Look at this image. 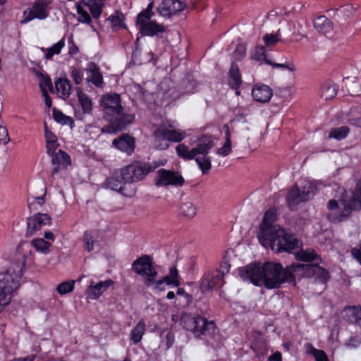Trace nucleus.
I'll list each match as a JSON object with an SVG mask.
<instances>
[{
    "label": "nucleus",
    "instance_id": "f257e3e1",
    "mask_svg": "<svg viewBox=\"0 0 361 361\" xmlns=\"http://www.w3.org/2000/svg\"><path fill=\"white\" fill-rule=\"evenodd\" d=\"M275 220L274 209H269L265 212L257 234L260 244L264 247H271L276 252H290L298 247L299 240L292 233L279 225L274 224Z\"/></svg>",
    "mask_w": 361,
    "mask_h": 361
},
{
    "label": "nucleus",
    "instance_id": "0e129e2a",
    "mask_svg": "<svg viewBox=\"0 0 361 361\" xmlns=\"http://www.w3.org/2000/svg\"><path fill=\"white\" fill-rule=\"evenodd\" d=\"M351 253L353 257L361 265V247L360 248L353 247L351 250Z\"/></svg>",
    "mask_w": 361,
    "mask_h": 361
},
{
    "label": "nucleus",
    "instance_id": "72a5a7b5",
    "mask_svg": "<svg viewBox=\"0 0 361 361\" xmlns=\"http://www.w3.org/2000/svg\"><path fill=\"white\" fill-rule=\"evenodd\" d=\"M83 241L85 243V248L88 252L92 251L95 247H100L97 240V233L94 231H86L84 234Z\"/></svg>",
    "mask_w": 361,
    "mask_h": 361
},
{
    "label": "nucleus",
    "instance_id": "8fccbe9b",
    "mask_svg": "<svg viewBox=\"0 0 361 361\" xmlns=\"http://www.w3.org/2000/svg\"><path fill=\"white\" fill-rule=\"evenodd\" d=\"M246 46L245 44H238L235 49V51H233V56L234 58V59L237 60V61H240V60H242L245 56V54H246Z\"/></svg>",
    "mask_w": 361,
    "mask_h": 361
},
{
    "label": "nucleus",
    "instance_id": "39448f33",
    "mask_svg": "<svg viewBox=\"0 0 361 361\" xmlns=\"http://www.w3.org/2000/svg\"><path fill=\"white\" fill-rule=\"evenodd\" d=\"M214 142L209 136H202L197 141L195 147L190 148L185 144H179L176 147L178 157L186 160H192L197 155H203V157H197L195 161L202 173H207L212 168L210 157H207L209 151L213 147Z\"/></svg>",
    "mask_w": 361,
    "mask_h": 361
},
{
    "label": "nucleus",
    "instance_id": "20e7f679",
    "mask_svg": "<svg viewBox=\"0 0 361 361\" xmlns=\"http://www.w3.org/2000/svg\"><path fill=\"white\" fill-rule=\"evenodd\" d=\"M26 245L18 249L8 269L0 273V292L11 297L19 288L20 279L25 269V264L30 251Z\"/></svg>",
    "mask_w": 361,
    "mask_h": 361
},
{
    "label": "nucleus",
    "instance_id": "f03ea898",
    "mask_svg": "<svg viewBox=\"0 0 361 361\" xmlns=\"http://www.w3.org/2000/svg\"><path fill=\"white\" fill-rule=\"evenodd\" d=\"M240 277L255 286H264L267 289L279 288L288 283L286 268L281 263L266 262H252L238 269Z\"/></svg>",
    "mask_w": 361,
    "mask_h": 361
},
{
    "label": "nucleus",
    "instance_id": "f704fd0d",
    "mask_svg": "<svg viewBox=\"0 0 361 361\" xmlns=\"http://www.w3.org/2000/svg\"><path fill=\"white\" fill-rule=\"evenodd\" d=\"M357 206H361V179L359 180L356 184L353 191V201L346 210L349 213L350 211L356 209Z\"/></svg>",
    "mask_w": 361,
    "mask_h": 361
},
{
    "label": "nucleus",
    "instance_id": "4be33fe9",
    "mask_svg": "<svg viewBox=\"0 0 361 361\" xmlns=\"http://www.w3.org/2000/svg\"><path fill=\"white\" fill-rule=\"evenodd\" d=\"M343 319L349 324H360L361 322L360 306H345L341 312Z\"/></svg>",
    "mask_w": 361,
    "mask_h": 361
},
{
    "label": "nucleus",
    "instance_id": "a878e982",
    "mask_svg": "<svg viewBox=\"0 0 361 361\" xmlns=\"http://www.w3.org/2000/svg\"><path fill=\"white\" fill-rule=\"evenodd\" d=\"M125 183H126L122 178L121 180L118 177L111 176L107 178L102 185L105 188L118 192L123 195H126L124 192Z\"/></svg>",
    "mask_w": 361,
    "mask_h": 361
},
{
    "label": "nucleus",
    "instance_id": "a211bd4d",
    "mask_svg": "<svg viewBox=\"0 0 361 361\" xmlns=\"http://www.w3.org/2000/svg\"><path fill=\"white\" fill-rule=\"evenodd\" d=\"M114 284V281L111 279L99 281L97 283L91 281L87 289V296L91 300H97Z\"/></svg>",
    "mask_w": 361,
    "mask_h": 361
},
{
    "label": "nucleus",
    "instance_id": "c85d7f7f",
    "mask_svg": "<svg viewBox=\"0 0 361 361\" xmlns=\"http://www.w3.org/2000/svg\"><path fill=\"white\" fill-rule=\"evenodd\" d=\"M310 277H314L315 280L322 283H326L329 279V272L319 266V264H312Z\"/></svg>",
    "mask_w": 361,
    "mask_h": 361
},
{
    "label": "nucleus",
    "instance_id": "b1692460",
    "mask_svg": "<svg viewBox=\"0 0 361 361\" xmlns=\"http://www.w3.org/2000/svg\"><path fill=\"white\" fill-rule=\"evenodd\" d=\"M295 258L297 261L303 262H313L314 264H320L322 260L320 256L317 255L313 249L300 250L295 253Z\"/></svg>",
    "mask_w": 361,
    "mask_h": 361
},
{
    "label": "nucleus",
    "instance_id": "13d9d810",
    "mask_svg": "<svg viewBox=\"0 0 361 361\" xmlns=\"http://www.w3.org/2000/svg\"><path fill=\"white\" fill-rule=\"evenodd\" d=\"M44 133H45V137H46L47 142L56 141L55 135L48 129V127H47L46 123H44Z\"/></svg>",
    "mask_w": 361,
    "mask_h": 361
},
{
    "label": "nucleus",
    "instance_id": "6e6552de",
    "mask_svg": "<svg viewBox=\"0 0 361 361\" xmlns=\"http://www.w3.org/2000/svg\"><path fill=\"white\" fill-rule=\"evenodd\" d=\"M58 147L56 141L47 142V153L51 156V163L54 165V167L51 171V176L54 178H60L61 183H57V188L60 194L63 196L65 200V193L61 188V185H66V180L64 178L61 179L62 176L66 175V169L68 166V154L63 150L59 149L57 152H55Z\"/></svg>",
    "mask_w": 361,
    "mask_h": 361
},
{
    "label": "nucleus",
    "instance_id": "bf43d9fd",
    "mask_svg": "<svg viewBox=\"0 0 361 361\" xmlns=\"http://www.w3.org/2000/svg\"><path fill=\"white\" fill-rule=\"evenodd\" d=\"M269 65L272 66L274 68H281L282 69H287L290 71H293L295 70V67L293 64L272 63L271 61V63H269Z\"/></svg>",
    "mask_w": 361,
    "mask_h": 361
},
{
    "label": "nucleus",
    "instance_id": "cd10ccee",
    "mask_svg": "<svg viewBox=\"0 0 361 361\" xmlns=\"http://www.w3.org/2000/svg\"><path fill=\"white\" fill-rule=\"evenodd\" d=\"M241 83L242 80L238 66L236 63H232L229 71L228 85L233 89H238Z\"/></svg>",
    "mask_w": 361,
    "mask_h": 361
},
{
    "label": "nucleus",
    "instance_id": "79ce46f5",
    "mask_svg": "<svg viewBox=\"0 0 361 361\" xmlns=\"http://www.w3.org/2000/svg\"><path fill=\"white\" fill-rule=\"evenodd\" d=\"M345 87L349 94L351 96H357L361 92L359 82H354L350 78H347L345 82Z\"/></svg>",
    "mask_w": 361,
    "mask_h": 361
},
{
    "label": "nucleus",
    "instance_id": "774afa93",
    "mask_svg": "<svg viewBox=\"0 0 361 361\" xmlns=\"http://www.w3.org/2000/svg\"><path fill=\"white\" fill-rule=\"evenodd\" d=\"M268 361H282L281 353L276 351L268 357Z\"/></svg>",
    "mask_w": 361,
    "mask_h": 361
},
{
    "label": "nucleus",
    "instance_id": "ddd939ff",
    "mask_svg": "<svg viewBox=\"0 0 361 361\" xmlns=\"http://www.w3.org/2000/svg\"><path fill=\"white\" fill-rule=\"evenodd\" d=\"M154 183L157 187L181 186L184 183V178L178 171L160 169L157 171Z\"/></svg>",
    "mask_w": 361,
    "mask_h": 361
},
{
    "label": "nucleus",
    "instance_id": "6e6d98bb",
    "mask_svg": "<svg viewBox=\"0 0 361 361\" xmlns=\"http://www.w3.org/2000/svg\"><path fill=\"white\" fill-rule=\"evenodd\" d=\"M71 76L76 84H80L83 80V71L80 68H74Z\"/></svg>",
    "mask_w": 361,
    "mask_h": 361
},
{
    "label": "nucleus",
    "instance_id": "5701e85b",
    "mask_svg": "<svg viewBox=\"0 0 361 361\" xmlns=\"http://www.w3.org/2000/svg\"><path fill=\"white\" fill-rule=\"evenodd\" d=\"M87 81L92 83L97 87H102L104 83L103 76L100 68L94 63L88 64L87 68Z\"/></svg>",
    "mask_w": 361,
    "mask_h": 361
},
{
    "label": "nucleus",
    "instance_id": "423d86ee",
    "mask_svg": "<svg viewBox=\"0 0 361 361\" xmlns=\"http://www.w3.org/2000/svg\"><path fill=\"white\" fill-rule=\"evenodd\" d=\"M180 324L185 329L192 331L195 337L204 339L212 336L216 331L213 321H208L203 317L184 313L180 317Z\"/></svg>",
    "mask_w": 361,
    "mask_h": 361
},
{
    "label": "nucleus",
    "instance_id": "69168bd1",
    "mask_svg": "<svg viewBox=\"0 0 361 361\" xmlns=\"http://www.w3.org/2000/svg\"><path fill=\"white\" fill-rule=\"evenodd\" d=\"M42 96L44 98L45 104L48 108H50L51 106V97L49 96L47 90H43Z\"/></svg>",
    "mask_w": 361,
    "mask_h": 361
},
{
    "label": "nucleus",
    "instance_id": "37998d69",
    "mask_svg": "<svg viewBox=\"0 0 361 361\" xmlns=\"http://www.w3.org/2000/svg\"><path fill=\"white\" fill-rule=\"evenodd\" d=\"M36 74L39 77V87L41 91L47 90L48 89L52 90V82L51 78L47 75H44L41 73H36Z\"/></svg>",
    "mask_w": 361,
    "mask_h": 361
},
{
    "label": "nucleus",
    "instance_id": "de8ad7c7",
    "mask_svg": "<svg viewBox=\"0 0 361 361\" xmlns=\"http://www.w3.org/2000/svg\"><path fill=\"white\" fill-rule=\"evenodd\" d=\"M152 15L147 13L145 11L140 12L137 16V25L139 26V30L141 29V27L144 24H147L149 22V20L152 18Z\"/></svg>",
    "mask_w": 361,
    "mask_h": 361
},
{
    "label": "nucleus",
    "instance_id": "c756f323",
    "mask_svg": "<svg viewBox=\"0 0 361 361\" xmlns=\"http://www.w3.org/2000/svg\"><path fill=\"white\" fill-rule=\"evenodd\" d=\"M336 94V86L331 80L325 82L320 88V97L325 100L331 99Z\"/></svg>",
    "mask_w": 361,
    "mask_h": 361
},
{
    "label": "nucleus",
    "instance_id": "0eeeda50",
    "mask_svg": "<svg viewBox=\"0 0 361 361\" xmlns=\"http://www.w3.org/2000/svg\"><path fill=\"white\" fill-rule=\"evenodd\" d=\"M186 137V133L175 129L172 124L162 123L153 133V146L158 150H166L170 142H180Z\"/></svg>",
    "mask_w": 361,
    "mask_h": 361
},
{
    "label": "nucleus",
    "instance_id": "7ed1b4c3",
    "mask_svg": "<svg viewBox=\"0 0 361 361\" xmlns=\"http://www.w3.org/2000/svg\"><path fill=\"white\" fill-rule=\"evenodd\" d=\"M100 105L104 111V118L109 123L102 128V133H116L133 122L135 116L124 111L120 94L103 95L100 99Z\"/></svg>",
    "mask_w": 361,
    "mask_h": 361
},
{
    "label": "nucleus",
    "instance_id": "473e14b6",
    "mask_svg": "<svg viewBox=\"0 0 361 361\" xmlns=\"http://www.w3.org/2000/svg\"><path fill=\"white\" fill-rule=\"evenodd\" d=\"M85 6H87L94 19L97 20L101 16V14L104 6V1H99L96 0H85Z\"/></svg>",
    "mask_w": 361,
    "mask_h": 361
},
{
    "label": "nucleus",
    "instance_id": "603ef678",
    "mask_svg": "<svg viewBox=\"0 0 361 361\" xmlns=\"http://www.w3.org/2000/svg\"><path fill=\"white\" fill-rule=\"evenodd\" d=\"M231 152V141L226 140L224 146L217 149V154L222 156L226 157Z\"/></svg>",
    "mask_w": 361,
    "mask_h": 361
},
{
    "label": "nucleus",
    "instance_id": "f3484780",
    "mask_svg": "<svg viewBox=\"0 0 361 361\" xmlns=\"http://www.w3.org/2000/svg\"><path fill=\"white\" fill-rule=\"evenodd\" d=\"M51 224V218L47 214L38 213L27 220L26 235L31 236L46 225Z\"/></svg>",
    "mask_w": 361,
    "mask_h": 361
},
{
    "label": "nucleus",
    "instance_id": "9b49d317",
    "mask_svg": "<svg viewBox=\"0 0 361 361\" xmlns=\"http://www.w3.org/2000/svg\"><path fill=\"white\" fill-rule=\"evenodd\" d=\"M51 0H35L31 8L24 11L21 24H25L35 18L44 20L49 16Z\"/></svg>",
    "mask_w": 361,
    "mask_h": 361
},
{
    "label": "nucleus",
    "instance_id": "c03bdc74",
    "mask_svg": "<svg viewBox=\"0 0 361 361\" xmlns=\"http://www.w3.org/2000/svg\"><path fill=\"white\" fill-rule=\"evenodd\" d=\"M123 20L124 16L119 11H116L106 19V20L111 22L112 27H117L121 25L122 23L123 22Z\"/></svg>",
    "mask_w": 361,
    "mask_h": 361
},
{
    "label": "nucleus",
    "instance_id": "6ab92c4d",
    "mask_svg": "<svg viewBox=\"0 0 361 361\" xmlns=\"http://www.w3.org/2000/svg\"><path fill=\"white\" fill-rule=\"evenodd\" d=\"M314 29L328 38H332L334 34L333 23L325 16H319L313 20Z\"/></svg>",
    "mask_w": 361,
    "mask_h": 361
},
{
    "label": "nucleus",
    "instance_id": "1a4fd4ad",
    "mask_svg": "<svg viewBox=\"0 0 361 361\" xmlns=\"http://www.w3.org/2000/svg\"><path fill=\"white\" fill-rule=\"evenodd\" d=\"M157 166L142 161H133L121 169V176L125 183H135L143 180Z\"/></svg>",
    "mask_w": 361,
    "mask_h": 361
},
{
    "label": "nucleus",
    "instance_id": "aec40b11",
    "mask_svg": "<svg viewBox=\"0 0 361 361\" xmlns=\"http://www.w3.org/2000/svg\"><path fill=\"white\" fill-rule=\"evenodd\" d=\"M113 145L118 150L130 155L135 150V139L128 135H122L113 140Z\"/></svg>",
    "mask_w": 361,
    "mask_h": 361
},
{
    "label": "nucleus",
    "instance_id": "4c0bfd02",
    "mask_svg": "<svg viewBox=\"0 0 361 361\" xmlns=\"http://www.w3.org/2000/svg\"><path fill=\"white\" fill-rule=\"evenodd\" d=\"M251 58L253 60L260 62V63H271V61L267 59L265 47L263 46H257Z\"/></svg>",
    "mask_w": 361,
    "mask_h": 361
},
{
    "label": "nucleus",
    "instance_id": "e433bc0d",
    "mask_svg": "<svg viewBox=\"0 0 361 361\" xmlns=\"http://www.w3.org/2000/svg\"><path fill=\"white\" fill-rule=\"evenodd\" d=\"M68 85V80L66 78H59L55 82V90L56 94L63 99L68 98V92H66V86Z\"/></svg>",
    "mask_w": 361,
    "mask_h": 361
},
{
    "label": "nucleus",
    "instance_id": "49530a36",
    "mask_svg": "<svg viewBox=\"0 0 361 361\" xmlns=\"http://www.w3.org/2000/svg\"><path fill=\"white\" fill-rule=\"evenodd\" d=\"M77 11L78 14V20L82 23L90 24L92 18L87 11L83 9L81 6H77Z\"/></svg>",
    "mask_w": 361,
    "mask_h": 361
},
{
    "label": "nucleus",
    "instance_id": "2f4dec72",
    "mask_svg": "<svg viewBox=\"0 0 361 361\" xmlns=\"http://www.w3.org/2000/svg\"><path fill=\"white\" fill-rule=\"evenodd\" d=\"M145 331V322L143 319H141L130 331V340L133 342L134 344H137L142 340Z\"/></svg>",
    "mask_w": 361,
    "mask_h": 361
},
{
    "label": "nucleus",
    "instance_id": "3c124183",
    "mask_svg": "<svg viewBox=\"0 0 361 361\" xmlns=\"http://www.w3.org/2000/svg\"><path fill=\"white\" fill-rule=\"evenodd\" d=\"M52 111H53L54 119L56 122H58L62 125H65V124L68 123V116L64 115L61 111L57 110L56 108H54Z\"/></svg>",
    "mask_w": 361,
    "mask_h": 361
},
{
    "label": "nucleus",
    "instance_id": "9d476101",
    "mask_svg": "<svg viewBox=\"0 0 361 361\" xmlns=\"http://www.w3.org/2000/svg\"><path fill=\"white\" fill-rule=\"evenodd\" d=\"M316 191V185L311 181L306 182L301 188L295 185L286 196L288 207L291 210L296 209L300 203L309 200L311 197L315 195Z\"/></svg>",
    "mask_w": 361,
    "mask_h": 361
},
{
    "label": "nucleus",
    "instance_id": "052dcab7",
    "mask_svg": "<svg viewBox=\"0 0 361 361\" xmlns=\"http://www.w3.org/2000/svg\"><path fill=\"white\" fill-rule=\"evenodd\" d=\"M176 294L185 298L187 304H190L191 302L192 296L188 293H186L184 288H178Z\"/></svg>",
    "mask_w": 361,
    "mask_h": 361
},
{
    "label": "nucleus",
    "instance_id": "a19ab883",
    "mask_svg": "<svg viewBox=\"0 0 361 361\" xmlns=\"http://www.w3.org/2000/svg\"><path fill=\"white\" fill-rule=\"evenodd\" d=\"M308 353L314 356L315 361H329L323 350L316 349L312 344L307 345Z\"/></svg>",
    "mask_w": 361,
    "mask_h": 361
},
{
    "label": "nucleus",
    "instance_id": "f8f14e48",
    "mask_svg": "<svg viewBox=\"0 0 361 361\" xmlns=\"http://www.w3.org/2000/svg\"><path fill=\"white\" fill-rule=\"evenodd\" d=\"M133 270L143 278L145 283L152 281L156 277L157 271L153 265L152 259L147 255H142L135 260L132 264Z\"/></svg>",
    "mask_w": 361,
    "mask_h": 361
},
{
    "label": "nucleus",
    "instance_id": "412c9836",
    "mask_svg": "<svg viewBox=\"0 0 361 361\" xmlns=\"http://www.w3.org/2000/svg\"><path fill=\"white\" fill-rule=\"evenodd\" d=\"M252 96L256 102L265 103L270 100L272 97V90L267 85L257 84L252 90Z\"/></svg>",
    "mask_w": 361,
    "mask_h": 361
},
{
    "label": "nucleus",
    "instance_id": "5fc2aeb1",
    "mask_svg": "<svg viewBox=\"0 0 361 361\" xmlns=\"http://www.w3.org/2000/svg\"><path fill=\"white\" fill-rule=\"evenodd\" d=\"M12 298L0 292V313L10 304Z\"/></svg>",
    "mask_w": 361,
    "mask_h": 361
},
{
    "label": "nucleus",
    "instance_id": "2eb2a0df",
    "mask_svg": "<svg viewBox=\"0 0 361 361\" xmlns=\"http://www.w3.org/2000/svg\"><path fill=\"white\" fill-rule=\"evenodd\" d=\"M312 264L293 263L286 267L288 283L295 284L296 279L310 277Z\"/></svg>",
    "mask_w": 361,
    "mask_h": 361
},
{
    "label": "nucleus",
    "instance_id": "c9c22d12",
    "mask_svg": "<svg viewBox=\"0 0 361 361\" xmlns=\"http://www.w3.org/2000/svg\"><path fill=\"white\" fill-rule=\"evenodd\" d=\"M349 132L350 130L348 126L332 128L329 133L328 137L336 140H341L348 136Z\"/></svg>",
    "mask_w": 361,
    "mask_h": 361
},
{
    "label": "nucleus",
    "instance_id": "dca6fc26",
    "mask_svg": "<svg viewBox=\"0 0 361 361\" xmlns=\"http://www.w3.org/2000/svg\"><path fill=\"white\" fill-rule=\"evenodd\" d=\"M185 7V2L182 0H162L157 11L161 16L170 18L183 11Z\"/></svg>",
    "mask_w": 361,
    "mask_h": 361
},
{
    "label": "nucleus",
    "instance_id": "4d7b16f0",
    "mask_svg": "<svg viewBox=\"0 0 361 361\" xmlns=\"http://www.w3.org/2000/svg\"><path fill=\"white\" fill-rule=\"evenodd\" d=\"M10 141L8 130L4 126H0V143L6 145Z\"/></svg>",
    "mask_w": 361,
    "mask_h": 361
},
{
    "label": "nucleus",
    "instance_id": "7c9ffc66",
    "mask_svg": "<svg viewBox=\"0 0 361 361\" xmlns=\"http://www.w3.org/2000/svg\"><path fill=\"white\" fill-rule=\"evenodd\" d=\"M78 102L82 107L84 114H90L92 110V102L90 98L85 94L79 87L75 88Z\"/></svg>",
    "mask_w": 361,
    "mask_h": 361
},
{
    "label": "nucleus",
    "instance_id": "ea45409f",
    "mask_svg": "<svg viewBox=\"0 0 361 361\" xmlns=\"http://www.w3.org/2000/svg\"><path fill=\"white\" fill-rule=\"evenodd\" d=\"M180 214L188 219H192L197 214V207L190 202L183 203L180 207Z\"/></svg>",
    "mask_w": 361,
    "mask_h": 361
},
{
    "label": "nucleus",
    "instance_id": "393cba45",
    "mask_svg": "<svg viewBox=\"0 0 361 361\" xmlns=\"http://www.w3.org/2000/svg\"><path fill=\"white\" fill-rule=\"evenodd\" d=\"M139 30L142 35L154 37L165 32L166 27L163 24L151 20L147 24H144Z\"/></svg>",
    "mask_w": 361,
    "mask_h": 361
},
{
    "label": "nucleus",
    "instance_id": "bb28decb",
    "mask_svg": "<svg viewBox=\"0 0 361 361\" xmlns=\"http://www.w3.org/2000/svg\"><path fill=\"white\" fill-rule=\"evenodd\" d=\"M27 246L26 249H28V250H30V247H34L37 251H39L44 253H46L49 250V247H50L51 244L49 242L45 241L43 238H36L32 240L30 243H23L20 245H19L17 248V252H18V249L23 246ZM31 253L29 255L28 257H30Z\"/></svg>",
    "mask_w": 361,
    "mask_h": 361
},
{
    "label": "nucleus",
    "instance_id": "58836bf2",
    "mask_svg": "<svg viewBox=\"0 0 361 361\" xmlns=\"http://www.w3.org/2000/svg\"><path fill=\"white\" fill-rule=\"evenodd\" d=\"M65 46V39L64 37L59 41L57 43L54 44L52 47L48 49H42L45 54L46 59L49 60L52 58L54 54H59L61 52V50Z\"/></svg>",
    "mask_w": 361,
    "mask_h": 361
},
{
    "label": "nucleus",
    "instance_id": "a18cd8bd",
    "mask_svg": "<svg viewBox=\"0 0 361 361\" xmlns=\"http://www.w3.org/2000/svg\"><path fill=\"white\" fill-rule=\"evenodd\" d=\"M145 285L148 287H151L155 291H163L166 290V284L161 280V279L159 280H155V277H153L152 281H148Z\"/></svg>",
    "mask_w": 361,
    "mask_h": 361
},
{
    "label": "nucleus",
    "instance_id": "e2e57ef3",
    "mask_svg": "<svg viewBox=\"0 0 361 361\" xmlns=\"http://www.w3.org/2000/svg\"><path fill=\"white\" fill-rule=\"evenodd\" d=\"M79 53V48L69 38V56H75Z\"/></svg>",
    "mask_w": 361,
    "mask_h": 361
},
{
    "label": "nucleus",
    "instance_id": "864d4df0",
    "mask_svg": "<svg viewBox=\"0 0 361 361\" xmlns=\"http://www.w3.org/2000/svg\"><path fill=\"white\" fill-rule=\"evenodd\" d=\"M169 276L173 279L172 282L175 283L176 287H178L180 285L178 271L176 267H171L170 269Z\"/></svg>",
    "mask_w": 361,
    "mask_h": 361
},
{
    "label": "nucleus",
    "instance_id": "4468645a",
    "mask_svg": "<svg viewBox=\"0 0 361 361\" xmlns=\"http://www.w3.org/2000/svg\"><path fill=\"white\" fill-rule=\"evenodd\" d=\"M224 284V271L218 270L208 271L202 276L200 288L202 293L211 291L214 288H219Z\"/></svg>",
    "mask_w": 361,
    "mask_h": 361
},
{
    "label": "nucleus",
    "instance_id": "338daca9",
    "mask_svg": "<svg viewBox=\"0 0 361 361\" xmlns=\"http://www.w3.org/2000/svg\"><path fill=\"white\" fill-rule=\"evenodd\" d=\"M166 347H167V348H169L172 346V345L173 344V342H174V337H173V334L171 332H168L166 336Z\"/></svg>",
    "mask_w": 361,
    "mask_h": 361
},
{
    "label": "nucleus",
    "instance_id": "680f3d73",
    "mask_svg": "<svg viewBox=\"0 0 361 361\" xmlns=\"http://www.w3.org/2000/svg\"><path fill=\"white\" fill-rule=\"evenodd\" d=\"M56 290L61 295L68 293V281H66L59 284L56 287Z\"/></svg>",
    "mask_w": 361,
    "mask_h": 361
},
{
    "label": "nucleus",
    "instance_id": "09e8293b",
    "mask_svg": "<svg viewBox=\"0 0 361 361\" xmlns=\"http://www.w3.org/2000/svg\"><path fill=\"white\" fill-rule=\"evenodd\" d=\"M264 42L267 47H274L280 40L279 34H267L263 37Z\"/></svg>",
    "mask_w": 361,
    "mask_h": 361
}]
</instances>
